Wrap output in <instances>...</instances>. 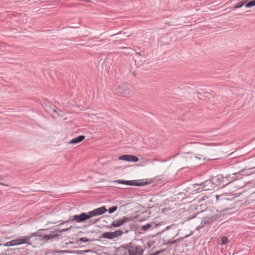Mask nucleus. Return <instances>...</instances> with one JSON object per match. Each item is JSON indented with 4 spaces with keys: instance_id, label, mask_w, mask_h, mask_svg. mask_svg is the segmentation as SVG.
<instances>
[{
    "instance_id": "1",
    "label": "nucleus",
    "mask_w": 255,
    "mask_h": 255,
    "mask_svg": "<svg viewBox=\"0 0 255 255\" xmlns=\"http://www.w3.org/2000/svg\"><path fill=\"white\" fill-rule=\"evenodd\" d=\"M107 211V210L106 207L105 206H103L89 211L88 214L82 213L80 215H74L68 221H66V223L69 222L72 223L74 221L77 223H81L89 219L92 217L102 215Z\"/></svg>"
},
{
    "instance_id": "2",
    "label": "nucleus",
    "mask_w": 255,
    "mask_h": 255,
    "mask_svg": "<svg viewBox=\"0 0 255 255\" xmlns=\"http://www.w3.org/2000/svg\"><path fill=\"white\" fill-rule=\"evenodd\" d=\"M114 90L117 95L124 97H128L134 94L132 90L127 83L118 84L115 87Z\"/></svg>"
},
{
    "instance_id": "3",
    "label": "nucleus",
    "mask_w": 255,
    "mask_h": 255,
    "mask_svg": "<svg viewBox=\"0 0 255 255\" xmlns=\"http://www.w3.org/2000/svg\"><path fill=\"white\" fill-rule=\"evenodd\" d=\"M30 239V237H24L21 239H16L6 242L4 246L5 247H10L22 244L31 245Z\"/></svg>"
},
{
    "instance_id": "4",
    "label": "nucleus",
    "mask_w": 255,
    "mask_h": 255,
    "mask_svg": "<svg viewBox=\"0 0 255 255\" xmlns=\"http://www.w3.org/2000/svg\"><path fill=\"white\" fill-rule=\"evenodd\" d=\"M128 247L130 255H142L144 249L142 246L130 243L128 244Z\"/></svg>"
},
{
    "instance_id": "5",
    "label": "nucleus",
    "mask_w": 255,
    "mask_h": 255,
    "mask_svg": "<svg viewBox=\"0 0 255 255\" xmlns=\"http://www.w3.org/2000/svg\"><path fill=\"white\" fill-rule=\"evenodd\" d=\"M115 182L122 183L123 184H126L130 186H143L146 184V182H144L143 181H137V180H117L114 181Z\"/></svg>"
},
{
    "instance_id": "6",
    "label": "nucleus",
    "mask_w": 255,
    "mask_h": 255,
    "mask_svg": "<svg viewBox=\"0 0 255 255\" xmlns=\"http://www.w3.org/2000/svg\"><path fill=\"white\" fill-rule=\"evenodd\" d=\"M117 255H130L128 244L120 246L117 251Z\"/></svg>"
},
{
    "instance_id": "7",
    "label": "nucleus",
    "mask_w": 255,
    "mask_h": 255,
    "mask_svg": "<svg viewBox=\"0 0 255 255\" xmlns=\"http://www.w3.org/2000/svg\"><path fill=\"white\" fill-rule=\"evenodd\" d=\"M208 215L210 216L213 217V218H215V220L217 221L220 217L224 216V211H219L213 208L210 210Z\"/></svg>"
},
{
    "instance_id": "8",
    "label": "nucleus",
    "mask_w": 255,
    "mask_h": 255,
    "mask_svg": "<svg viewBox=\"0 0 255 255\" xmlns=\"http://www.w3.org/2000/svg\"><path fill=\"white\" fill-rule=\"evenodd\" d=\"M119 160H125L127 161H132L134 162L138 161V158L134 155L125 154L118 157Z\"/></svg>"
},
{
    "instance_id": "9",
    "label": "nucleus",
    "mask_w": 255,
    "mask_h": 255,
    "mask_svg": "<svg viewBox=\"0 0 255 255\" xmlns=\"http://www.w3.org/2000/svg\"><path fill=\"white\" fill-rule=\"evenodd\" d=\"M129 218L124 216L121 219H118L113 221L112 226L114 227H118L123 225L125 223L129 221Z\"/></svg>"
},
{
    "instance_id": "10",
    "label": "nucleus",
    "mask_w": 255,
    "mask_h": 255,
    "mask_svg": "<svg viewBox=\"0 0 255 255\" xmlns=\"http://www.w3.org/2000/svg\"><path fill=\"white\" fill-rule=\"evenodd\" d=\"M85 138V136L84 135H79L77 137L74 138L70 140L69 142L70 144H76L80 142H81L82 140H83Z\"/></svg>"
},
{
    "instance_id": "11",
    "label": "nucleus",
    "mask_w": 255,
    "mask_h": 255,
    "mask_svg": "<svg viewBox=\"0 0 255 255\" xmlns=\"http://www.w3.org/2000/svg\"><path fill=\"white\" fill-rule=\"evenodd\" d=\"M196 185H198V184H196ZM199 185L202 186L201 189L202 190H209V187L211 186V180H207L205 182H202L201 184H199Z\"/></svg>"
},
{
    "instance_id": "12",
    "label": "nucleus",
    "mask_w": 255,
    "mask_h": 255,
    "mask_svg": "<svg viewBox=\"0 0 255 255\" xmlns=\"http://www.w3.org/2000/svg\"><path fill=\"white\" fill-rule=\"evenodd\" d=\"M213 217H211L209 216L208 215L207 216L203 218V221L205 224H210L212 223H213L215 221H216L215 220V218H213Z\"/></svg>"
},
{
    "instance_id": "13",
    "label": "nucleus",
    "mask_w": 255,
    "mask_h": 255,
    "mask_svg": "<svg viewBox=\"0 0 255 255\" xmlns=\"http://www.w3.org/2000/svg\"><path fill=\"white\" fill-rule=\"evenodd\" d=\"M244 5V2H242V1H241V2H238L235 6H233V7H232L230 8V9L231 10H235L237 8H240L242 6H243V5Z\"/></svg>"
},
{
    "instance_id": "14",
    "label": "nucleus",
    "mask_w": 255,
    "mask_h": 255,
    "mask_svg": "<svg viewBox=\"0 0 255 255\" xmlns=\"http://www.w3.org/2000/svg\"><path fill=\"white\" fill-rule=\"evenodd\" d=\"M205 159V157L204 155L201 154H198L194 156L193 160H204Z\"/></svg>"
},
{
    "instance_id": "15",
    "label": "nucleus",
    "mask_w": 255,
    "mask_h": 255,
    "mask_svg": "<svg viewBox=\"0 0 255 255\" xmlns=\"http://www.w3.org/2000/svg\"><path fill=\"white\" fill-rule=\"evenodd\" d=\"M113 232L114 233V237L115 238L121 236L123 234V232L121 230H117Z\"/></svg>"
},
{
    "instance_id": "16",
    "label": "nucleus",
    "mask_w": 255,
    "mask_h": 255,
    "mask_svg": "<svg viewBox=\"0 0 255 255\" xmlns=\"http://www.w3.org/2000/svg\"><path fill=\"white\" fill-rule=\"evenodd\" d=\"M255 5V0H251L248 2L246 5V7H251Z\"/></svg>"
},
{
    "instance_id": "17",
    "label": "nucleus",
    "mask_w": 255,
    "mask_h": 255,
    "mask_svg": "<svg viewBox=\"0 0 255 255\" xmlns=\"http://www.w3.org/2000/svg\"><path fill=\"white\" fill-rule=\"evenodd\" d=\"M57 235L55 234L50 235H45L43 237V239L46 240H50L52 238H54L57 237Z\"/></svg>"
},
{
    "instance_id": "18",
    "label": "nucleus",
    "mask_w": 255,
    "mask_h": 255,
    "mask_svg": "<svg viewBox=\"0 0 255 255\" xmlns=\"http://www.w3.org/2000/svg\"><path fill=\"white\" fill-rule=\"evenodd\" d=\"M102 237L106 239H111L110 232H105L103 234Z\"/></svg>"
},
{
    "instance_id": "19",
    "label": "nucleus",
    "mask_w": 255,
    "mask_h": 255,
    "mask_svg": "<svg viewBox=\"0 0 255 255\" xmlns=\"http://www.w3.org/2000/svg\"><path fill=\"white\" fill-rule=\"evenodd\" d=\"M118 209L117 206H113L108 210L109 213L111 214L115 212Z\"/></svg>"
},
{
    "instance_id": "20",
    "label": "nucleus",
    "mask_w": 255,
    "mask_h": 255,
    "mask_svg": "<svg viewBox=\"0 0 255 255\" xmlns=\"http://www.w3.org/2000/svg\"><path fill=\"white\" fill-rule=\"evenodd\" d=\"M151 227V224H147L145 225L142 226L141 229L143 230H147Z\"/></svg>"
},
{
    "instance_id": "21",
    "label": "nucleus",
    "mask_w": 255,
    "mask_h": 255,
    "mask_svg": "<svg viewBox=\"0 0 255 255\" xmlns=\"http://www.w3.org/2000/svg\"><path fill=\"white\" fill-rule=\"evenodd\" d=\"M228 238L226 237H223L221 238V242L223 245L226 244L228 242Z\"/></svg>"
},
{
    "instance_id": "22",
    "label": "nucleus",
    "mask_w": 255,
    "mask_h": 255,
    "mask_svg": "<svg viewBox=\"0 0 255 255\" xmlns=\"http://www.w3.org/2000/svg\"><path fill=\"white\" fill-rule=\"evenodd\" d=\"M80 241L83 242H87L90 241V240L87 239L86 238H82L80 239Z\"/></svg>"
},
{
    "instance_id": "23",
    "label": "nucleus",
    "mask_w": 255,
    "mask_h": 255,
    "mask_svg": "<svg viewBox=\"0 0 255 255\" xmlns=\"http://www.w3.org/2000/svg\"><path fill=\"white\" fill-rule=\"evenodd\" d=\"M179 241H180L179 239H177V240H174V241H172L171 242H169L168 243L170 244H176V243L178 242Z\"/></svg>"
},
{
    "instance_id": "24",
    "label": "nucleus",
    "mask_w": 255,
    "mask_h": 255,
    "mask_svg": "<svg viewBox=\"0 0 255 255\" xmlns=\"http://www.w3.org/2000/svg\"><path fill=\"white\" fill-rule=\"evenodd\" d=\"M161 252H162L161 251H158L157 252H156L153 254H150L149 255H158V254H159Z\"/></svg>"
},
{
    "instance_id": "25",
    "label": "nucleus",
    "mask_w": 255,
    "mask_h": 255,
    "mask_svg": "<svg viewBox=\"0 0 255 255\" xmlns=\"http://www.w3.org/2000/svg\"><path fill=\"white\" fill-rule=\"evenodd\" d=\"M110 232V236H111V239H115L114 235V233L113 232Z\"/></svg>"
},
{
    "instance_id": "26",
    "label": "nucleus",
    "mask_w": 255,
    "mask_h": 255,
    "mask_svg": "<svg viewBox=\"0 0 255 255\" xmlns=\"http://www.w3.org/2000/svg\"><path fill=\"white\" fill-rule=\"evenodd\" d=\"M205 198H207V197H206V196H205L203 197L202 198H201L199 199L198 200V201H199V202H200L201 201H203V200H204V199H205Z\"/></svg>"
},
{
    "instance_id": "27",
    "label": "nucleus",
    "mask_w": 255,
    "mask_h": 255,
    "mask_svg": "<svg viewBox=\"0 0 255 255\" xmlns=\"http://www.w3.org/2000/svg\"><path fill=\"white\" fill-rule=\"evenodd\" d=\"M70 228H66V229H63L62 230V231L63 232H65V231H67L69 230Z\"/></svg>"
},
{
    "instance_id": "28",
    "label": "nucleus",
    "mask_w": 255,
    "mask_h": 255,
    "mask_svg": "<svg viewBox=\"0 0 255 255\" xmlns=\"http://www.w3.org/2000/svg\"><path fill=\"white\" fill-rule=\"evenodd\" d=\"M219 197H220V196H219V195H216V200H217V201H218V199H219Z\"/></svg>"
},
{
    "instance_id": "29",
    "label": "nucleus",
    "mask_w": 255,
    "mask_h": 255,
    "mask_svg": "<svg viewBox=\"0 0 255 255\" xmlns=\"http://www.w3.org/2000/svg\"><path fill=\"white\" fill-rule=\"evenodd\" d=\"M170 227H171L170 226H167V227L165 228V230H169V229H170Z\"/></svg>"
},
{
    "instance_id": "30",
    "label": "nucleus",
    "mask_w": 255,
    "mask_h": 255,
    "mask_svg": "<svg viewBox=\"0 0 255 255\" xmlns=\"http://www.w3.org/2000/svg\"><path fill=\"white\" fill-rule=\"evenodd\" d=\"M119 34V33H117V34H114L112 36H114V35H117V34Z\"/></svg>"
},
{
    "instance_id": "31",
    "label": "nucleus",
    "mask_w": 255,
    "mask_h": 255,
    "mask_svg": "<svg viewBox=\"0 0 255 255\" xmlns=\"http://www.w3.org/2000/svg\"><path fill=\"white\" fill-rule=\"evenodd\" d=\"M86 1H87V2H90V0H86Z\"/></svg>"
},
{
    "instance_id": "32",
    "label": "nucleus",
    "mask_w": 255,
    "mask_h": 255,
    "mask_svg": "<svg viewBox=\"0 0 255 255\" xmlns=\"http://www.w3.org/2000/svg\"><path fill=\"white\" fill-rule=\"evenodd\" d=\"M97 222V220L95 221L93 223H96Z\"/></svg>"
}]
</instances>
